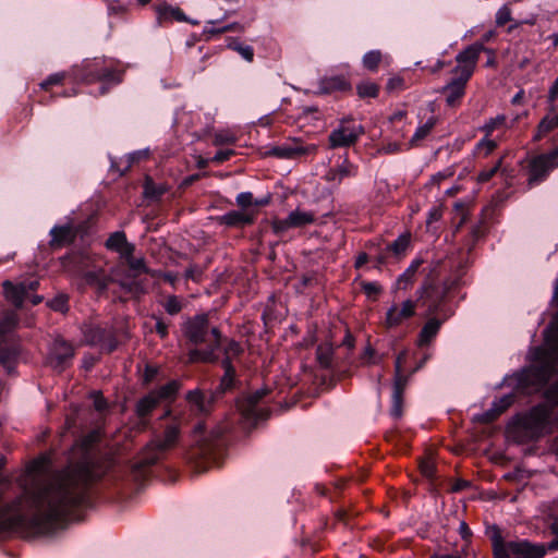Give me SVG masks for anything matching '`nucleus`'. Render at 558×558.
Wrapping results in <instances>:
<instances>
[{
  "label": "nucleus",
  "mask_w": 558,
  "mask_h": 558,
  "mask_svg": "<svg viewBox=\"0 0 558 558\" xmlns=\"http://www.w3.org/2000/svg\"><path fill=\"white\" fill-rule=\"evenodd\" d=\"M98 439V433L92 432L77 441L73 452L81 453L80 461L60 472H51L46 456L29 462L19 480L22 494L0 506V530L32 535L51 532L84 501L86 488L95 480L90 450Z\"/></svg>",
  "instance_id": "obj_1"
},
{
  "label": "nucleus",
  "mask_w": 558,
  "mask_h": 558,
  "mask_svg": "<svg viewBox=\"0 0 558 558\" xmlns=\"http://www.w3.org/2000/svg\"><path fill=\"white\" fill-rule=\"evenodd\" d=\"M485 50L483 44H473L456 57L457 66L452 70L456 75L447 85L441 88V93L446 96V104L449 107H456L460 104L461 98L465 94V86L473 75L481 52Z\"/></svg>",
  "instance_id": "obj_2"
},
{
  "label": "nucleus",
  "mask_w": 558,
  "mask_h": 558,
  "mask_svg": "<svg viewBox=\"0 0 558 558\" xmlns=\"http://www.w3.org/2000/svg\"><path fill=\"white\" fill-rule=\"evenodd\" d=\"M551 408L539 403L529 412L517 415L512 421V433L521 441L534 440L543 436L550 425Z\"/></svg>",
  "instance_id": "obj_3"
},
{
  "label": "nucleus",
  "mask_w": 558,
  "mask_h": 558,
  "mask_svg": "<svg viewBox=\"0 0 558 558\" xmlns=\"http://www.w3.org/2000/svg\"><path fill=\"white\" fill-rule=\"evenodd\" d=\"M492 533L494 558H542L547 551L544 544H532L527 541L506 543L497 526L493 527Z\"/></svg>",
  "instance_id": "obj_4"
},
{
  "label": "nucleus",
  "mask_w": 558,
  "mask_h": 558,
  "mask_svg": "<svg viewBox=\"0 0 558 558\" xmlns=\"http://www.w3.org/2000/svg\"><path fill=\"white\" fill-rule=\"evenodd\" d=\"M187 423L185 413H179L173 417V422L165 427L162 437H156L146 445V457L143 459V464H155L160 454L174 448L179 441L181 425Z\"/></svg>",
  "instance_id": "obj_5"
},
{
  "label": "nucleus",
  "mask_w": 558,
  "mask_h": 558,
  "mask_svg": "<svg viewBox=\"0 0 558 558\" xmlns=\"http://www.w3.org/2000/svg\"><path fill=\"white\" fill-rule=\"evenodd\" d=\"M557 364V361H547L524 371L519 377V387L527 392L542 390L558 374Z\"/></svg>",
  "instance_id": "obj_6"
},
{
  "label": "nucleus",
  "mask_w": 558,
  "mask_h": 558,
  "mask_svg": "<svg viewBox=\"0 0 558 558\" xmlns=\"http://www.w3.org/2000/svg\"><path fill=\"white\" fill-rule=\"evenodd\" d=\"M365 133L362 124L355 123L352 119H343L328 136L329 148L350 147Z\"/></svg>",
  "instance_id": "obj_7"
},
{
  "label": "nucleus",
  "mask_w": 558,
  "mask_h": 558,
  "mask_svg": "<svg viewBox=\"0 0 558 558\" xmlns=\"http://www.w3.org/2000/svg\"><path fill=\"white\" fill-rule=\"evenodd\" d=\"M558 167V149L532 157L527 163V184L533 186L543 182L551 170Z\"/></svg>",
  "instance_id": "obj_8"
},
{
  "label": "nucleus",
  "mask_w": 558,
  "mask_h": 558,
  "mask_svg": "<svg viewBox=\"0 0 558 558\" xmlns=\"http://www.w3.org/2000/svg\"><path fill=\"white\" fill-rule=\"evenodd\" d=\"M451 288L452 283L448 281L440 288L434 284V279L427 278L416 292L417 302L422 301V304L427 306L428 315L436 314Z\"/></svg>",
  "instance_id": "obj_9"
},
{
  "label": "nucleus",
  "mask_w": 558,
  "mask_h": 558,
  "mask_svg": "<svg viewBox=\"0 0 558 558\" xmlns=\"http://www.w3.org/2000/svg\"><path fill=\"white\" fill-rule=\"evenodd\" d=\"M316 145H304L302 141L291 138L280 145L272 146L269 150L265 151L264 155L279 159H296L302 156L316 154Z\"/></svg>",
  "instance_id": "obj_10"
},
{
  "label": "nucleus",
  "mask_w": 558,
  "mask_h": 558,
  "mask_svg": "<svg viewBox=\"0 0 558 558\" xmlns=\"http://www.w3.org/2000/svg\"><path fill=\"white\" fill-rule=\"evenodd\" d=\"M190 413L185 414L187 422L191 416H207L213 412L216 393L201 389L190 390L185 395Z\"/></svg>",
  "instance_id": "obj_11"
},
{
  "label": "nucleus",
  "mask_w": 558,
  "mask_h": 558,
  "mask_svg": "<svg viewBox=\"0 0 558 558\" xmlns=\"http://www.w3.org/2000/svg\"><path fill=\"white\" fill-rule=\"evenodd\" d=\"M73 345L63 338H56L47 356V364L57 372H63L74 357Z\"/></svg>",
  "instance_id": "obj_12"
},
{
  "label": "nucleus",
  "mask_w": 558,
  "mask_h": 558,
  "mask_svg": "<svg viewBox=\"0 0 558 558\" xmlns=\"http://www.w3.org/2000/svg\"><path fill=\"white\" fill-rule=\"evenodd\" d=\"M83 69L85 73L81 74L80 76L86 83L104 81L119 84L122 82L123 71L114 70L111 68H101L100 63L96 60L87 61Z\"/></svg>",
  "instance_id": "obj_13"
},
{
  "label": "nucleus",
  "mask_w": 558,
  "mask_h": 558,
  "mask_svg": "<svg viewBox=\"0 0 558 558\" xmlns=\"http://www.w3.org/2000/svg\"><path fill=\"white\" fill-rule=\"evenodd\" d=\"M207 314H198L189 318L183 325L184 336L194 344L208 341V333H211Z\"/></svg>",
  "instance_id": "obj_14"
},
{
  "label": "nucleus",
  "mask_w": 558,
  "mask_h": 558,
  "mask_svg": "<svg viewBox=\"0 0 558 558\" xmlns=\"http://www.w3.org/2000/svg\"><path fill=\"white\" fill-rule=\"evenodd\" d=\"M416 304L417 302L410 299L401 304H392L386 312L385 327L388 329L397 328L412 318L416 313Z\"/></svg>",
  "instance_id": "obj_15"
},
{
  "label": "nucleus",
  "mask_w": 558,
  "mask_h": 558,
  "mask_svg": "<svg viewBox=\"0 0 558 558\" xmlns=\"http://www.w3.org/2000/svg\"><path fill=\"white\" fill-rule=\"evenodd\" d=\"M269 393V390L266 388L258 389L252 393H250L245 399L241 402L240 409L244 416L251 418H266L268 416V411L259 410L257 408L258 403Z\"/></svg>",
  "instance_id": "obj_16"
},
{
  "label": "nucleus",
  "mask_w": 558,
  "mask_h": 558,
  "mask_svg": "<svg viewBox=\"0 0 558 558\" xmlns=\"http://www.w3.org/2000/svg\"><path fill=\"white\" fill-rule=\"evenodd\" d=\"M76 235L77 231L72 225L54 226L50 230L51 240L49 246L52 250H59L71 245L75 241Z\"/></svg>",
  "instance_id": "obj_17"
},
{
  "label": "nucleus",
  "mask_w": 558,
  "mask_h": 558,
  "mask_svg": "<svg viewBox=\"0 0 558 558\" xmlns=\"http://www.w3.org/2000/svg\"><path fill=\"white\" fill-rule=\"evenodd\" d=\"M211 336L214 338L209 350H193L189 354L190 362H215L217 356L215 351L220 347L221 333L217 327L211 328Z\"/></svg>",
  "instance_id": "obj_18"
},
{
  "label": "nucleus",
  "mask_w": 558,
  "mask_h": 558,
  "mask_svg": "<svg viewBox=\"0 0 558 558\" xmlns=\"http://www.w3.org/2000/svg\"><path fill=\"white\" fill-rule=\"evenodd\" d=\"M356 173V166H354L348 159H344L341 165L328 170L325 175V180L329 183L339 185L345 178L355 177Z\"/></svg>",
  "instance_id": "obj_19"
},
{
  "label": "nucleus",
  "mask_w": 558,
  "mask_h": 558,
  "mask_svg": "<svg viewBox=\"0 0 558 558\" xmlns=\"http://www.w3.org/2000/svg\"><path fill=\"white\" fill-rule=\"evenodd\" d=\"M345 90H351V84L343 75L324 77L319 82V92L322 94Z\"/></svg>",
  "instance_id": "obj_20"
},
{
  "label": "nucleus",
  "mask_w": 558,
  "mask_h": 558,
  "mask_svg": "<svg viewBox=\"0 0 558 558\" xmlns=\"http://www.w3.org/2000/svg\"><path fill=\"white\" fill-rule=\"evenodd\" d=\"M217 221L228 227H244L254 222V216L245 211L231 210L218 217Z\"/></svg>",
  "instance_id": "obj_21"
},
{
  "label": "nucleus",
  "mask_w": 558,
  "mask_h": 558,
  "mask_svg": "<svg viewBox=\"0 0 558 558\" xmlns=\"http://www.w3.org/2000/svg\"><path fill=\"white\" fill-rule=\"evenodd\" d=\"M315 221V216L313 213L310 211H302V210H293L291 211L288 217L280 222L281 228L288 229V228H300L304 227L306 225H311Z\"/></svg>",
  "instance_id": "obj_22"
},
{
  "label": "nucleus",
  "mask_w": 558,
  "mask_h": 558,
  "mask_svg": "<svg viewBox=\"0 0 558 558\" xmlns=\"http://www.w3.org/2000/svg\"><path fill=\"white\" fill-rule=\"evenodd\" d=\"M157 13V20L159 24L178 21L182 22L185 21V14L183 11L178 7H172L167 3L159 4L156 8Z\"/></svg>",
  "instance_id": "obj_23"
},
{
  "label": "nucleus",
  "mask_w": 558,
  "mask_h": 558,
  "mask_svg": "<svg viewBox=\"0 0 558 558\" xmlns=\"http://www.w3.org/2000/svg\"><path fill=\"white\" fill-rule=\"evenodd\" d=\"M84 339L87 344L102 345L111 339V332L100 326L89 325L84 329Z\"/></svg>",
  "instance_id": "obj_24"
},
{
  "label": "nucleus",
  "mask_w": 558,
  "mask_h": 558,
  "mask_svg": "<svg viewBox=\"0 0 558 558\" xmlns=\"http://www.w3.org/2000/svg\"><path fill=\"white\" fill-rule=\"evenodd\" d=\"M4 295L15 307L20 308L23 305L25 298L27 296L25 288L22 283L13 284L7 280L2 283Z\"/></svg>",
  "instance_id": "obj_25"
},
{
  "label": "nucleus",
  "mask_w": 558,
  "mask_h": 558,
  "mask_svg": "<svg viewBox=\"0 0 558 558\" xmlns=\"http://www.w3.org/2000/svg\"><path fill=\"white\" fill-rule=\"evenodd\" d=\"M441 326V320L437 318H430L428 319L425 325L423 326L417 344L420 347L428 345L432 340L436 337Z\"/></svg>",
  "instance_id": "obj_26"
},
{
  "label": "nucleus",
  "mask_w": 558,
  "mask_h": 558,
  "mask_svg": "<svg viewBox=\"0 0 558 558\" xmlns=\"http://www.w3.org/2000/svg\"><path fill=\"white\" fill-rule=\"evenodd\" d=\"M159 404H160V401L155 396V393L153 391H150L148 395L144 396L143 398H141L137 401L136 407H135V412L138 417L144 418V417L150 415V413Z\"/></svg>",
  "instance_id": "obj_27"
},
{
  "label": "nucleus",
  "mask_w": 558,
  "mask_h": 558,
  "mask_svg": "<svg viewBox=\"0 0 558 558\" xmlns=\"http://www.w3.org/2000/svg\"><path fill=\"white\" fill-rule=\"evenodd\" d=\"M84 280L87 284L96 287L99 292H104L108 289V286L113 281V277L106 276L104 271L100 269L85 272Z\"/></svg>",
  "instance_id": "obj_28"
},
{
  "label": "nucleus",
  "mask_w": 558,
  "mask_h": 558,
  "mask_svg": "<svg viewBox=\"0 0 558 558\" xmlns=\"http://www.w3.org/2000/svg\"><path fill=\"white\" fill-rule=\"evenodd\" d=\"M143 187L144 197L151 201H158L168 191L165 184H156L148 175L145 178Z\"/></svg>",
  "instance_id": "obj_29"
},
{
  "label": "nucleus",
  "mask_w": 558,
  "mask_h": 558,
  "mask_svg": "<svg viewBox=\"0 0 558 558\" xmlns=\"http://www.w3.org/2000/svg\"><path fill=\"white\" fill-rule=\"evenodd\" d=\"M112 282L118 283L124 292H126L133 296H136V298H138L140 295H142L145 292L142 283L140 281L135 280V278H130L129 276L125 278H122V279H118V278L113 277Z\"/></svg>",
  "instance_id": "obj_30"
},
{
  "label": "nucleus",
  "mask_w": 558,
  "mask_h": 558,
  "mask_svg": "<svg viewBox=\"0 0 558 558\" xmlns=\"http://www.w3.org/2000/svg\"><path fill=\"white\" fill-rule=\"evenodd\" d=\"M211 454V448L207 445H199L196 448L192 449L190 452V459L195 460L196 468L199 469V471H205L207 466L202 465L203 461L204 463L209 462Z\"/></svg>",
  "instance_id": "obj_31"
},
{
  "label": "nucleus",
  "mask_w": 558,
  "mask_h": 558,
  "mask_svg": "<svg viewBox=\"0 0 558 558\" xmlns=\"http://www.w3.org/2000/svg\"><path fill=\"white\" fill-rule=\"evenodd\" d=\"M558 128V113L555 116H545L537 125V131L534 136L535 141H539L549 132Z\"/></svg>",
  "instance_id": "obj_32"
},
{
  "label": "nucleus",
  "mask_w": 558,
  "mask_h": 558,
  "mask_svg": "<svg viewBox=\"0 0 558 558\" xmlns=\"http://www.w3.org/2000/svg\"><path fill=\"white\" fill-rule=\"evenodd\" d=\"M384 60V54L380 50H371L362 58L364 69L371 72H376Z\"/></svg>",
  "instance_id": "obj_33"
},
{
  "label": "nucleus",
  "mask_w": 558,
  "mask_h": 558,
  "mask_svg": "<svg viewBox=\"0 0 558 558\" xmlns=\"http://www.w3.org/2000/svg\"><path fill=\"white\" fill-rule=\"evenodd\" d=\"M181 388V384L178 380H171L160 388L153 390L155 396L161 402L163 400L173 399Z\"/></svg>",
  "instance_id": "obj_34"
},
{
  "label": "nucleus",
  "mask_w": 558,
  "mask_h": 558,
  "mask_svg": "<svg viewBox=\"0 0 558 558\" xmlns=\"http://www.w3.org/2000/svg\"><path fill=\"white\" fill-rule=\"evenodd\" d=\"M221 365L225 371V374L220 381V388L225 391L233 386V381L235 378V368L233 367L230 359H223Z\"/></svg>",
  "instance_id": "obj_35"
},
{
  "label": "nucleus",
  "mask_w": 558,
  "mask_h": 558,
  "mask_svg": "<svg viewBox=\"0 0 558 558\" xmlns=\"http://www.w3.org/2000/svg\"><path fill=\"white\" fill-rule=\"evenodd\" d=\"M410 245V235L401 234L399 238L386 247V251L396 257H401Z\"/></svg>",
  "instance_id": "obj_36"
},
{
  "label": "nucleus",
  "mask_w": 558,
  "mask_h": 558,
  "mask_svg": "<svg viewBox=\"0 0 558 558\" xmlns=\"http://www.w3.org/2000/svg\"><path fill=\"white\" fill-rule=\"evenodd\" d=\"M436 124V119L434 117L429 118L425 124L418 126L410 140V145L412 147L417 146L421 141H423L425 137L429 135L432 130L434 129Z\"/></svg>",
  "instance_id": "obj_37"
},
{
  "label": "nucleus",
  "mask_w": 558,
  "mask_h": 558,
  "mask_svg": "<svg viewBox=\"0 0 558 558\" xmlns=\"http://www.w3.org/2000/svg\"><path fill=\"white\" fill-rule=\"evenodd\" d=\"M333 348L330 343L319 344L316 349V359L322 367L328 368L331 365Z\"/></svg>",
  "instance_id": "obj_38"
},
{
  "label": "nucleus",
  "mask_w": 558,
  "mask_h": 558,
  "mask_svg": "<svg viewBox=\"0 0 558 558\" xmlns=\"http://www.w3.org/2000/svg\"><path fill=\"white\" fill-rule=\"evenodd\" d=\"M356 93L361 98H376L379 94V85L375 82L364 81L356 85Z\"/></svg>",
  "instance_id": "obj_39"
},
{
  "label": "nucleus",
  "mask_w": 558,
  "mask_h": 558,
  "mask_svg": "<svg viewBox=\"0 0 558 558\" xmlns=\"http://www.w3.org/2000/svg\"><path fill=\"white\" fill-rule=\"evenodd\" d=\"M507 117L505 114H499L495 118L489 119L482 128L481 131L485 133L486 136H492L493 132L499 129H506Z\"/></svg>",
  "instance_id": "obj_40"
},
{
  "label": "nucleus",
  "mask_w": 558,
  "mask_h": 558,
  "mask_svg": "<svg viewBox=\"0 0 558 558\" xmlns=\"http://www.w3.org/2000/svg\"><path fill=\"white\" fill-rule=\"evenodd\" d=\"M128 243L126 235L123 231H116L109 235L106 241V247L110 251L118 252Z\"/></svg>",
  "instance_id": "obj_41"
},
{
  "label": "nucleus",
  "mask_w": 558,
  "mask_h": 558,
  "mask_svg": "<svg viewBox=\"0 0 558 558\" xmlns=\"http://www.w3.org/2000/svg\"><path fill=\"white\" fill-rule=\"evenodd\" d=\"M17 325V314L13 311L5 312L0 320V338L11 331Z\"/></svg>",
  "instance_id": "obj_42"
},
{
  "label": "nucleus",
  "mask_w": 558,
  "mask_h": 558,
  "mask_svg": "<svg viewBox=\"0 0 558 558\" xmlns=\"http://www.w3.org/2000/svg\"><path fill=\"white\" fill-rule=\"evenodd\" d=\"M228 47L239 52L246 61L252 62L254 58V50L248 45H243L236 40L231 41Z\"/></svg>",
  "instance_id": "obj_43"
},
{
  "label": "nucleus",
  "mask_w": 558,
  "mask_h": 558,
  "mask_svg": "<svg viewBox=\"0 0 558 558\" xmlns=\"http://www.w3.org/2000/svg\"><path fill=\"white\" fill-rule=\"evenodd\" d=\"M47 304L51 310L56 312L66 313L69 311V298L65 294H59L54 296Z\"/></svg>",
  "instance_id": "obj_44"
},
{
  "label": "nucleus",
  "mask_w": 558,
  "mask_h": 558,
  "mask_svg": "<svg viewBox=\"0 0 558 558\" xmlns=\"http://www.w3.org/2000/svg\"><path fill=\"white\" fill-rule=\"evenodd\" d=\"M543 397L549 403L551 410L558 405V380L549 385L543 392Z\"/></svg>",
  "instance_id": "obj_45"
},
{
  "label": "nucleus",
  "mask_w": 558,
  "mask_h": 558,
  "mask_svg": "<svg viewBox=\"0 0 558 558\" xmlns=\"http://www.w3.org/2000/svg\"><path fill=\"white\" fill-rule=\"evenodd\" d=\"M543 397L549 403L551 410L558 405V380L549 385L543 392Z\"/></svg>",
  "instance_id": "obj_46"
},
{
  "label": "nucleus",
  "mask_w": 558,
  "mask_h": 558,
  "mask_svg": "<svg viewBox=\"0 0 558 558\" xmlns=\"http://www.w3.org/2000/svg\"><path fill=\"white\" fill-rule=\"evenodd\" d=\"M543 397L549 403L551 410L558 405V380L549 385L543 392Z\"/></svg>",
  "instance_id": "obj_47"
},
{
  "label": "nucleus",
  "mask_w": 558,
  "mask_h": 558,
  "mask_svg": "<svg viewBox=\"0 0 558 558\" xmlns=\"http://www.w3.org/2000/svg\"><path fill=\"white\" fill-rule=\"evenodd\" d=\"M236 204L241 208L245 209L252 205L263 206L267 204V201H254L252 193L244 192L236 196Z\"/></svg>",
  "instance_id": "obj_48"
},
{
  "label": "nucleus",
  "mask_w": 558,
  "mask_h": 558,
  "mask_svg": "<svg viewBox=\"0 0 558 558\" xmlns=\"http://www.w3.org/2000/svg\"><path fill=\"white\" fill-rule=\"evenodd\" d=\"M490 136H486L478 142L476 145V149L480 154H483L484 157L489 156L496 148H497V142L489 138Z\"/></svg>",
  "instance_id": "obj_49"
},
{
  "label": "nucleus",
  "mask_w": 558,
  "mask_h": 558,
  "mask_svg": "<svg viewBox=\"0 0 558 558\" xmlns=\"http://www.w3.org/2000/svg\"><path fill=\"white\" fill-rule=\"evenodd\" d=\"M16 356V349L0 350V363L8 369V372H11Z\"/></svg>",
  "instance_id": "obj_50"
},
{
  "label": "nucleus",
  "mask_w": 558,
  "mask_h": 558,
  "mask_svg": "<svg viewBox=\"0 0 558 558\" xmlns=\"http://www.w3.org/2000/svg\"><path fill=\"white\" fill-rule=\"evenodd\" d=\"M236 141V137L233 133L229 131H219L215 133L213 137V144L215 146L226 145V144H234Z\"/></svg>",
  "instance_id": "obj_51"
},
{
  "label": "nucleus",
  "mask_w": 558,
  "mask_h": 558,
  "mask_svg": "<svg viewBox=\"0 0 558 558\" xmlns=\"http://www.w3.org/2000/svg\"><path fill=\"white\" fill-rule=\"evenodd\" d=\"M502 160H504V158H499L498 161L494 166H492L490 168H487V169H483L477 174V182L478 183L488 182L501 167Z\"/></svg>",
  "instance_id": "obj_52"
},
{
  "label": "nucleus",
  "mask_w": 558,
  "mask_h": 558,
  "mask_svg": "<svg viewBox=\"0 0 558 558\" xmlns=\"http://www.w3.org/2000/svg\"><path fill=\"white\" fill-rule=\"evenodd\" d=\"M514 399H515V397L513 393L502 396L500 399L496 400L493 403V407L501 415L506 410H508L512 405V403L514 402Z\"/></svg>",
  "instance_id": "obj_53"
},
{
  "label": "nucleus",
  "mask_w": 558,
  "mask_h": 558,
  "mask_svg": "<svg viewBox=\"0 0 558 558\" xmlns=\"http://www.w3.org/2000/svg\"><path fill=\"white\" fill-rule=\"evenodd\" d=\"M128 265H129V267L132 270H141V271H143L145 274L150 275L151 277H155V276H157V274H159L157 270H153V269L147 268L146 265H145L144 258H134V257H132L128 262Z\"/></svg>",
  "instance_id": "obj_54"
},
{
  "label": "nucleus",
  "mask_w": 558,
  "mask_h": 558,
  "mask_svg": "<svg viewBox=\"0 0 558 558\" xmlns=\"http://www.w3.org/2000/svg\"><path fill=\"white\" fill-rule=\"evenodd\" d=\"M163 307L169 315H175L181 312L182 304L175 295L167 298Z\"/></svg>",
  "instance_id": "obj_55"
},
{
  "label": "nucleus",
  "mask_w": 558,
  "mask_h": 558,
  "mask_svg": "<svg viewBox=\"0 0 558 558\" xmlns=\"http://www.w3.org/2000/svg\"><path fill=\"white\" fill-rule=\"evenodd\" d=\"M405 88L404 78L400 75L391 76L386 84V90L388 93L399 92Z\"/></svg>",
  "instance_id": "obj_56"
},
{
  "label": "nucleus",
  "mask_w": 558,
  "mask_h": 558,
  "mask_svg": "<svg viewBox=\"0 0 558 558\" xmlns=\"http://www.w3.org/2000/svg\"><path fill=\"white\" fill-rule=\"evenodd\" d=\"M65 78L64 73H54L47 77L44 82L40 83V88L44 90H49L52 85H61Z\"/></svg>",
  "instance_id": "obj_57"
},
{
  "label": "nucleus",
  "mask_w": 558,
  "mask_h": 558,
  "mask_svg": "<svg viewBox=\"0 0 558 558\" xmlns=\"http://www.w3.org/2000/svg\"><path fill=\"white\" fill-rule=\"evenodd\" d=\"M409 381V376L403 375L402 373H395V381H393V392L392 393H400L403 395L405 387Z\"/></svg>",
  "instance_id": "obj_58"
},
{
  "label": "nucleus",
  "mask_w": 558,
  "mask_h": 558,
  "mask_svg": "<svg viewBox=\"0 0 558 558\" xmlns=\"http://www.w3.org/2000/svg\"><path fill=\"white\" fill-rule=\"evenodd\" d=\"M361 288L368 298H376L383 291V288L376 282L362 281Z\"/></svg>",
  "instance_id": "obj_59"
},
{
  "label": "nucleus",
  "mask_w": 558,
  "mask_h": 558,
  "mask_svg": "<svg viewBox=\"0 0 558 558\" xmlns=\"http://www.w3.org/2000/svg\"><path fill=\"white\" fill-rule=\"evenodd\" d=\"M421 473L428 478H432L436 472V465L430 458L424 459L420 463Z\"/></svg>",
  "instance_id": "obj_60"
},
{
  "label": "nucleus",
  "mask_w": 558,
  "mask_h": 558,
  "mask_svg": "<svg viewBox=\"0 0 558 558\" xmlns=\"http://www.w3.org/2000/svg\"><path fill=\"white\" fill-rule=\"evenodd\" d=\"M243 352L241 344L234 340H230L225 348V359L239 356Z\"/></svg>",
  "instance_id": "obj_61"
},
{
  "label": "nucleus",
  "mask_w": 558,
  "mask_h": 558,
  "mask_svg": "<svg viewBox=\"0 0 558 558\" xmlns=\"http://www.w3.org/2000/svg\"><path fill=\"white\" fill-rule=\"evenodd\" d=\"M511 20H512L511 10L508 5H504L502 8H500L498 10V12L496 14V24L498 26H504Z\"/></svg>",
  "instance_id": "obj_62"
},
{
  "label": "nucleus",
  "mask_w": 558,
  "mask_h": 558,
  "mask_svg": "<svg viewBox=\"0 0 558 558\" xmlns=\"http://www.w3.org/2000/svg\"><path fill=\"white\" fill-rule=\"evenodd\" d=\"M483 234H484V230H483L482 222L472 227L471 232H470V239L468 240V243H466V245L469 246V250H471L475 245L476 241L481 236H483Z\"/></svg>",
  "instance_id": "obj_63"
},
{
  "label": "nucleus",
  "mask_w": 558,
  "mask_h": 558,
  "mask_svg": "<svg viewBox=\"0 0 558 558\" xmlns=\"http://www.w3.org/2000/svg\"><path fill=\"white\" fill-rule=\"evenodd\" d=\"M500 416V414L497 412V410L492 405L489 410L486 412L480 414L476 416V421L482 424H489L497 420Z\"/></svg>",
  "instance_id": "obj_64"
}]
</instances>
